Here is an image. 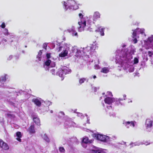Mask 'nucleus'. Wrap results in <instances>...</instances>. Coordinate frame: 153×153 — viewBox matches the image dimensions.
<instances>
[{
	"label": "nucleus",
	"mask_w": 153,
	"mask_h": 153,
	"mask_svg": "<svg viewBox=\"0 0 153 153\" xmlns=\"http://www.w3.org/2000/svg\"><path fill=\"white\" fill-rule=\"evenodd\" d=\"M60 151L61 152H64L65 151V149L62 147H60L59 148Z\"/></svg>",
	"instance_id": "37998d69"
},
{
	"label": "nucleus",
	"mask_w": 153,
	"mask_h": 153,
	"mask_svg": "<svg viewBox=\"0 0 153 153\" xmlns=\"http://www.w3.org/2000/svg\"><path fill=\"white\" fill-rule=\"evenodd\" d=\"M99 68H100V67L98 65H96L95 66V69H98Z\"/></svg>",
	"instance_id": "de8ad7c7"
},
{
	"label": "nucleus",
	"mask_w": 153,
	"mask_h": 153,
	"mask_svg": "<svg viewBox=\"0 0 153 153\" xmlns=\"http://www.w3.org/2000/svg\"><path fill=\"white\" fill-rule=\"evenodd\" d=\"M13 58V56L10 55L7 58V61H10Z\"/></svg>",
	"instance_id": "ea45409f"
},
{
	"label": "nucleus",
	"mask_w": 153,
	"mask_h": 153,
	"mask_svg": "<svg viewBox=\"0 0 153 153\" xmlns=\"http://www.w3.org/2000/svg\"><path fill=\"white\" fill-rule=\"evenodd\" d=\"M148 54L149 56H151L153 54V51H148Z\"/></svg>",
	"instance_id": "79ce46f5"
},
{
	"label": "nucleus",
	"mask_w": 153,
	"mask_h": 153,
	"mask_svg": "<svg viewBox=\"0 0 153 153\" xmlns=\"http://www.w3.org/2000/svg\"><path fill=\"white\" fill-rule=\"evenodd\" d=\"M7 115L9 117H14V115H12V114H7Z\"/></svg>",
	"instance_id": "09e8293b"
},
{
	"label": "nucleus",
	"mask_w": 153,
	"mask_h": 153,
	"mask_svg": "<svg viewBox=\"0 0 153 153\" xmlns=\"http://www.w3.org/2000/svg\"><path fill=\"white\" fill-rule=\"evenodd\" d=\"M114 98H112L109 97H107L104 99V101L105 103L110 105L114 101Z\"/></svg>",
	"instance_id": "6ab92c4d"
},
{
	"label": "nucleus",
	"mask_w": 153,
	"mask_h": 153,
	"mask_svg": "<svg viewBox=\"0 0 153 153\" xmlns=\"http://www.w3.org/2000/svg\"><path fill=\"white\" fill-rule=\"evenodd\" d=\"M71 70L68 68L66 67H64L59 69V73L62 72V74H59V77L62 78V80H63L64 77L65 75L67 74L71 73Z\"/></svg>",
	"instance_id": "6e6552de"
},
{
	"label": "nucleus",
	"mask_w": 153,
	"mask_h": 153,
	"mask_svg": "<svg viewBox=\"0 0 153 153\" xmlns=\"http://www.w3.org/2000/svg\"><path fill=\"white\" fill-rule=\"evenodd\" d=\"M2 87H3V88H6V87L5 86V85H3V86H2Z\"/></svg>",
	"instance_id": "5fc2aeb1"
},
{
	"label": "nucleus",
	"mask_w": 153,
	"mask_h": 153,
	"mask_svg": "<svg viewBox=\"0 0 153 153\" xmlns=\"http://www.w3.org/2000/svg\"><path fill=\"white\" fill-rule=\"evenodd\" d=\"M42 50H40L37 56V58L39 61H40L41 60V56L42 53Z\"/></svg>",
	"instance_id": "7c9ffc66"
},
{
	"label": "nucleus",
	"mask_w": 153,
	"mask_h": 153,
	"mask_svg": "<svg viewBox=\"0 0 153 153\" xmlns=\"http://www.w3.org/2000/svg\"><path fill=\"white\" fill-rule=\"evenodd\" d=\"M8 36V38H7V39H9L14 38L15 37V36L13 33H10L8 36Z\"/></svg>",
	"instance_id": "473e14b6"
},
{
	"label": "nucleus",
	"mask_w": 153,
	"mask_h": 153,
	"mask_svg": "<svg viewBox=\"0 0 153 153\" xmlns=\"http://www.w3.org/2000/svg\"><path fill=\"white\" fill-rule=\"evenodd\" d=\"M71 33L72 35L73 36H77V33L75 31H73L71 32Z\"/></svg>",
	"instance_id": "58836bf2"
},
{
	"label": "nucleus",
	"mask_w": 153,
	"mask_h": 153,
	"mask_svg": "<svg viewBox=\"0 0 153 153\" xmlns=\"http://www.w3.org/2000/svg\"><path fill=\"white\" fill-rule=\"evenodd\" d=\"M94 135L95 137L97 140L104 142L111 141L113 140H115L116 138L115 136H113L112 137L113 138L108 136L100 134H95Z\"/></svg>",
	"instance_id": "423d86ee"
},
{
	"label": "nucleus",
	"mask_w": 153,
	"mask_h": 153,
	"mask_svg": "<svg viewBox=\"0 0 153 153\" xmlns=\"http://www.w3.org/2000/svg\"><path fill=\"white\" fill-rule=\"evenodd\" d=\"M50 72L53 75H55V70L54 68H52L50 69Z\"/></svg>",
	"instance_id": "e433bc0d"
},
{
	"label": "nucleus",
	"mask_w": 153,
	"mask_h": 153,
	"mask_svg": "<svg viewBox=\"0 0 153 153\" xmlns=\"http://www.w3.org/2000/svg\"><path fill=\"white\" fill-rule=\"evenodd\" d=\"M10 33L8 32V30L7 28H4L2 31V34L0 36V38H1V41L2 42H7V39L4 38L3 35L5 36H8Z\"/></svg>",
	"instance_id": "9d476101"
},
{
	"label": "nucleus",
	"mask_w": 153,
	"mask_h": 153,
	"mask_svg": "<svg viewBox=\"0 0 153 153\" xmlns=\"http://www.w3.org/2000/svg\"><path fill=\"white\" fill-rule=\"evenodd\" d=\"M123 98H114V102H115L116 104L117 105H122V104L121 102V101H123V100H126V95L125 94H124L123 95Z\"/></svg>",
	"instance_id": "f3484780"
},
{
	"label": "nucleus",
	"mask_w": 153,
	"mask_h": 153,
	"mask_svg": "<svg viewBox=\"0 0 153 153\" xmlns=\"http://www.w3.org/2000/svg\"><path fill=\"white\" fill-rule=\"evenodd\" d=\"M95 89H96V87H94V89H95Z\"/></svg>",
	"instance_id": "bf43d9fd"
},
{
	"label": "nucleus",
	"mask_w": 153,
	"mask_h": 153,
	"mask_svg": "<svg viewBox=\"0 0 153 153\" xmlns=\"http://www.w3.org/2000/svg\"><path fill=\"white\" fill-rule=\"evenodd\" d=\"M28 131L30 133H34L35 132V131L34 125H31Z\"/></svg>",
	"instance_id": "c756f323"
},
{
	"label": "nucleus",
	"mask_w": 153,
	"mask_h": 153,
	"mask_svg": "<svg viewBox=\"0 0 153 153\" xmlns=\"http://www.w3.org/2000/svg\"><path fill=\"white\" fill-rule=\"evenodd\" d=\"M68 32L70 33L73 31H75V27L74 26H72L71 28L68 30Z\"/></svg>",
	"instance_id": "f704fd0d"
},
{
	"label": "nucleus",
	"mask_w": 153,
	"mask_h": 153,
	"mask_svg": "<svg viewBox=\"0 0 153 153\" xmlns=\"http://www.w3.org/2000/svg\"><path fill=\"white\" fill-rule=\"evenodd\" d=\"M34 122L38 125H40V121L39 118L36 117L33 118Z\"/></svg>",
	"instance_id": "c85d7f7f"
},
{
	"label": "nucleus",
	"mask_w": 153,
	"mask_h": 153,
	"mask_svg": "<svg viewBox=\"0 0 153 153\" xmlns=\"http://www.w3.org/2000/svg\"><path fill=\"white\" fill-rule=\"evenodd\" d=\"M96 76H95V75L94 76H93V78H94V79H95V78H96Z\"/></svg>",
	"instance_id": "864d4df0"
},
{
	"label": "nucleus",
	"mask_w": 153,
	"mask_h": 153,
	"mask_svg": "<svg viewBox=\"0 0 153 153\" xmlns=\"http://www.w3.org/2000/svg\"><path fill=\"white\" fill-rule=\"evenodd\" d=\"M32 101L38 106H40L41 105V100L39 99H33Z\"/></svg>",
	"instance_id": "b1692460"
},
{
	"label": "nucleus",
	"mask_w": 153,
	"mask_h": 153,
	"mask_svg": "<svg viewBox=\"0 0 153 153\" xmlns=\"http://www.w3.org/2000/svg\"><path fill=\"white\" fill-rule=\"evenodd\" d=\"M43 48L45 49H46V48L47 47V45L46 43L44 44L43 45Z\"/></svg>",
	"instance_id": "49530a36"
},
{
	"label": "nucleus",
	"mask_w": 153,
	"mask_h": 153,
	"mask_svg": "<svg viewBox=\"0 0 153 153\" xmlns=\"http://www.w3.org/2000/svg\"><path fill=\"white\" fill-rule=\"evenodd\" d=\"M50 112L51 113H53V111L52 110H51L50 111Z\"/></svg>",
	"instance_id": "6e6d98bb"
},
{
	"label": "nucleus",
	"mask_w": 153,
	"mask_h": 153,
	"mask_svg": "<svg viewBox=\"0 0 153 153\" xmlns=\"http://www.w3.org/2000/svg\"><path fill=\"white\" fill-rule=\"evenodd\" d=\"M71 47V45L69 43H65L57 48L56 50L58 52L62 51L61 53L59 54V56L63 57L67 56L68 52ZM71 51V52L68 54V56H72L74 53H75L74 55L77 58L83 56L85 55V53H83V51H82L78 50L76 46L73 47Z\"/></svg>",
	"instance_id": "f03ea898"
},
{
	"label": "nucleus",
	"mask_w": 153,
	"mask_h": 153,
	"mask_svg": "<svg viewBox=\"0 0 153 153\" xmlns=\"http://www.w3.org/2000/svg\"><path fill=\"white\" fill-rule=\"evenodd\" d=\"M83 53H86L85 55L89 56V54H92L93 53L91 51V48L90 46H87V47L83 48Z\"/></svg>",
	"instance_id": "4468645a"
},
{
	"label": "nucleus",
	"mask_w": 153,
	"mask_h": 153,
	"mask_svg": "<svg viewBox=\"0 0 153 153\" xmlns=\"http://www.w3.org/2000/svg\"><path fill=\"white\" fill-rule=\"evenodd\" d=\"M139 56H137L134 58V59L133 60V65L136 64L138 63L139 62Z\"/></svg>",
	"instance_id": "2f4dec72"
},
{
	"label": "nucleus",
	"mask_w": 153,
	"mask_h": 153,
	"mask_svg": "<svg viewBox=\"0 0 153 153\" xmlns=\"http://www.w3.org/2000/svg\"><path fill=\"white\" fill-rule=\"evenodd\" d=\"M121 46L122 49L117 50L116 52V62L120 64L124 70L128 68L129 72H133L134 69V66L129 64L133 58L132 55L136 52V48L132 45L126 48L125 47L126 45L125 44H122Z\"/></svg>",
	"instance_id": "f257e3e1"
},
{
	"label": "nucleus",
	"mask_w": 153,
	"mask_h": 153,
	"mask_svg": "<svg viewBox=\"0 0 153 153\" xmlns=\"http://www.w3.org/2000/svg\"><path fill=\"white\" fill-rule=\"evenodd\" d=\"M103 64H104V66H105L107 65V63L105 62H104L103 63Z\"/></svg>",
	"instance_id": "603ef678"
},
{
	"label": "nucleus",
	"mask_w": 153,
	"mask_h": 153,
	"mask_svg": "<svg viewBox=\"0 0 153 153\" xmlns=\"http://www.w3.org/2000/svg\"><path fill=\"white\" fill-rule=\"evenodd\" d=\"M105 94V93H102V94Z\"/></svg>",
	"instance_id": "052dcab7"
},
{
	"label": "nucleus",
	"mask_w": 153,
	"mask_h": 153,
	"mask_svg": "<svg viewBox=\"0 0 153 153\" xmlns=\"http://www.w3.org/2000/svg\"><path fill=\"white\" fill-rule=\"evenodd\" d=\"M65 125L67 127L75 126V123L70 118H68L65 122Z\"/></svg>",
	"instance_id": "ddd939ff"
},
{
	"label": "nucleus",
	"mask_w": 153,
	"mask_h": 153,
	"mask_svg": "<svg viewBox=\"0 0 153 153\" xmlns=\"http://www.w3.org/2000/svg\"><path fill=\"white\" fill-rule=\"evenodd\" d=\"M41 137L44 140L47 142H49L50 141L47 135L43 133L41 135Z\"/></svg>",
	"instance_id": "a878e982"
},
{
	"label": "nucleus",
	"mask_w": 153,
	"mask_h": 153,
	"mask_svg": "<svg viewBox=\"0 0 153 153\" xmlns=\"http://www.w3.org/2000/svg\"><path fill=\"white\" fill-rule=\"evenodd\" d=\"M13 42V41L12 40L11 41V42Z\"/></svg>",
	"instance_id": "13d9d810"
},
{
	"label": "nucleus",
	"mask_w": 153,
	"mask_h": 153,
	"mask_svg": "<svg viewBox=\"0 0 153 153\" xmlns=\"http://www.w3.org/2000/svg\"><path fill=\"white\" fill-rule=\"evenodd\" d=\"M110 69V68L103 67L102 68V69L101 71V72L104 73L106 74L109 72Z\"/></svg>",
	"instance_id": "bb28decb"
},
{
	"label": "nucleus",
	"mask_w": 153,
	"mask_h": 153,
	"mask_svg": "<svg viewBox=\"0 0 153 153\" xmlns=\"http://www.w3.org/2000/svg\"><path fill=\"white\" fill-rule=\"evenodd\" d=\"M145 30V29L143 28H137L134 30H132L133 31L132 37L133 42L134 43H136L137 42V39L139 38V35L140 34H144L145 36H146L144 33Z\"/></svg>",
	"instance_id": "39448f33"
},
{
	"label": "nucleus",
	"mask_w": 153,
	"mask_h": 153,
	"mask_svg": "<svg viewBox=\"0 0 153 153\" xmlns=\"http://www.w3.org/2000/svg\"><path fill=\"white\" fill-rule=\"evenodd\" d=\"M123 124L127 128H129L130 127H134L135 126L136 123L134 121L130 122L124 121H123Z\"/></svg>",
	"instance_id": "f8f14e48"
},
{
	"label": "nucleus",
	"mask_w": 153,
	"mask_h": 153,
	"mask_svg": "<svg viewBox=\"0 0 153 153\" xmlns=\"http://www.w3.org/2000/svg\"><path fill=\"white\" fill-rule=\"evenodd\" d=\"M100 14L98 11L94 12L93 16V19L94 21H96L97 19L100 18Z\"/></svg>",
	"instance_id": "aec40b11"
},
{
	"label": "nucleus",
	"mask_w": 153,
	"mask_h": 153,
	"mask_svg": "<svg viewBox=\"0 0 153 153\" xmlns=\"http://www.w3.org/2000/svg\"><path fill=\"white\" fill-rule=\"evenodd\" d=\"M1 27L2 28H4L5 27V24L4 23V22L2 23V24L1 25Z\"/></svg>",
	"instance_id": "a18cd8bd"
},
{
	"label": "nucleus",
	"mask_w": 153,
	"mask_h": 153,
	"mask_svg": "<svg viewBox=\"0 0 153 153\" xmlns=\"http://www.w3.org/2000/svg\"><path fill=\"white\" fill-rule=\"evenodd\" d=\"M93 141V140H89L88 137H84L82 140V145L85 148L86 147V146H84V144H87L88 143H91Z\"/></svg>",
	"instance_id": "a211bd4d"
},
{
	"label": "nucleus",
	"mask_w": 153,
	"mask_h": 153,
	"mask_svg": "<svg viewBox=\"0 0 153 153\" xmlns=\"http://www.w3.org/2000/svg\"><path fill=\"white\" fill-rule=\"evenodd\" d=\"M86 80H87V81L88 80V79H87L85 78H81L79 79V83L81 85L82 83H84V82Z\"/></svg>",
	"instance_id": "72a5a7b5"
},
{
	"label": "nucleus",
	"mask_w": 153,
	"mask_h": 153,
	"mask_svg": "<svg viewBox=\"0 0 153 153\" xmlns=\"http://www.w3.org/2000/svg\"><path fill=\"white\" fill-rule=\"evenodd\" d=\"M103 106H104V104H103Z\"/></svg>",
	"instance_id": "680f3d73"
},
{
	"label": "nucleus",
	"mask_w": 153,
	"mask_h": 153,
	"mask_svg": "<svg viewBox=\"0 0 153 153\" xmlns=\"http://www.w3.org/2000/svg\"><path fill=\"white\" fill-rule=\"evenodd\" d=\"M144 45L146 48H149L153 46V35L149 36L146 39L144 40Z\"/></svg>",
	"instance_id": "0eeeda50"
},
{
	"label": "nucleus",
	"mask_w": 153,
	"mask_h": 153,
	"mask_svg": "<svg viewBox=\"0 0 153 153\" xmlns=\"http://www.w3.org/2000/svg\"><path fill=\"white\" fill-rule=\"evenodd\" d=\"M107 108H108L109 109H111L112 107L111 106H107Z\"/></svg>",
	"instance_id": "3c124183"
},
{
	"label": "nucleus",
	"mask_w": 153,
	"mask_h": 153,
	"mask_svg": "<svg viewBox=\"0 0 153 153\" xmlns=\"http://www.w3.org/2000/svg\"><path fill=\"white\" fill-rule=\"evenodd\" d=\"M62 3L64 9L67 10L68 9L70 10H75L78 8V6L76 1L74 0H67L66 1H63Z\"/></svg>",
	"instance_id": "20e7f679"
},
{
	"label": "nucleus",
	"mask_w": 153,
	"mask_h": 153,
	"mask_svg": "<svg viewBox=\"0 0 153 153\" xmlns=\"http://www.w3.org/2000/svg\"><path fill=\"white\" fill-rule=\"evenodd\" d=\"M107 150L100 148H96L92 150V153H106Z\"/></svg>",
	"instance_id": "2eb2a0df"
},
{
	"label": "nucleus",
	"mask_w": 153,
	"mask_h": 153,
	"mask_svg": "<svg viewBox=\"0 0 153 153\" xmlns=\"http://www.w3.org/2000/svg\"><path fill=\"white\" fill-rule=\"evenodd\" d=\"M0 147L4 150H7L9 149V146L8 145L1 139H0Z\"/></svg>",
	"instance_id": "dca6fc26"
},
{
	"label": "nucleus",
	"mask_w": 153,
	"mask_h": 153,
	"mask_svg": "<svg viewBox=\"0 0 153 153\" xmlns=\"http://www.w3.org/2000/svg\"><path fill=\"white\" fill-rule=\"evenodd\" d=\"M105 28L103 27H97V29L96 30V31H99L101 36H103L104 35V32Z\"/></svg>",
	"instance_id": "5701e85b"
},
{
	"label": "nucleus",
	"mask_w": 153,
	"mask_h": 153,
	"mask_svg": "<svg viewBox=\"0 0 153 153\" xmlns=\"http://www.w3.org/2000/svg\"><path fill=\"white\" fill-rule=\"evenodd\" d=\"M150 143L148 142L147 141H143V142H137L135 143L131 142L129 146L131 148L134 146H139L140 145L145 144L146 145L150 144Z\"/></svg>",
	"instance_id": "9b49d317"
},
{
	"label": "nucleus",
	"mask_w": 153,
	"mask_h": 153,
	"mask_svg": "<svg viewBox=\"0 0 153 153\" xmlns=\"http://www.w3.org/2000/svg\"><path fill=\"white\" fill-rule=\"evenodd\" d=\"M89 46L91 48V51L93 53V52L96 49H97L98 48L97 45L96 44L90 45Z\"/></svg>",
	"instance_id": "393cba45"
},
{
	"label": "nucleus",
	"mask_w": 153,
	"mask_h": 153,
	"mask_svg": "<svg viewBox=\"0 0 153 153\" xmlns=\"http://www.w3.org/2000/svg\"><path fill=\"white\" fill-rule=\"evenodd\" d=\"M65 115V114L64 113V112L63 111H60L59 113V114H58V116L60 117H62L63 116H64Z\"/></svg>",
	"instance_id": "c9c22d12"
},
{
	"label": "nucleus",
	"mask_w": 153,
	"mask_h": 153,
	"mask_svg": "<svg viewBox=\"0 0 153 153\" xmlns=\"http://www.w3.org/2000/svg\"><path fill=\"white\" fill-rule=\"evenodd\" d=\"M59 70L56 73V75L59 76V74H62V72H61L60 73H59Z\"/></svg>",
	"instance_id": "8fccbe9b"
},
{
	"label": "nucleus",
	"mask_w": 153,
	"mask_h": 153,
	"mask_svg": "<svg viewBox=\"0 0 153 153\" xmlns=\"http://www.w3.org/2000/svg\"><path fill=\"white\" fill-rule=\"evenodd\" d=\"M77 115L78 117H80L81 119L83 118L84 117V116L82 115V114L81 113H77Z\"/></svg>",
	"instance_id": "4c0bfd02"
},
{
	"label": "nucleus",
	"mask_w": 153,
	"mask_h": 153,
	"mask_svg": "<svg viewBox=\"0 0 153 153\" xmlns=\"http://www.w3.org/2000/svg\"><path fill=\"white\" fill-rule=\"evenodd\" d=\"M146 126L147 128H151L152 125V121L151 120L147 119L146 122Z\"/></svg>",
	"instance_id": "412c9836"
},
{
	"label": "nucleus",
	"mask_w": 153,
	"mask_h": 153,
	"mask_svg": "<svg viewBox=\"0 0 153 153\" xmlns=\"http://www.w3.org/2000/svg\"><path fill=\"white\" fill-rule=\"evenodd\" d=\"M8 75L7 74H5L2 76L0 77V82L1 83H4L8 78Z\"/></svg>",
	"instance_id": "4be33fe9"
},
{
	"label": "nucleus",
	"mask_w": 153,
	"mask_h": 153,
	"mask_svg": "<svg viewBox=\"0 0 153 153\" xmlns=\"http://www.w3.org/2000/svg\"><path fill=\"white\" fill-rule=\"evenodd\" d=\"M95 91H96V90H95Z\"/></svg>",
	"instance_id": "e2e57ef3"
},
{
	"label": "nucleus",
	"mask_w": 153,
	"mask_h": 153,
	"mask_svg": "<svg viewBox=\"0 0 153 153\" xmlns=\"http://www.w3.org/2000/svg\"><path fill=\"white\" fill-rule=\"evenodd\" d=\"M55 65L54 62H52L51 63V61L50 60H48L45 62L44 65V68L46 70H48L50 69V67H53Z\"/></svg>",
	"instance_id": "1a4fd4ad"
},
{
	"label": "nucleus",
	"mask_w": 153,
	"mask_h": 153,
	"mask_svg": "<svg viewBox=\"0 0 153 153\" xmlns=\"http://www.w3.org/2000/svg\"><path fill=\"white\" fill-rule=\"evenodd\" d=\"M21 133L20 132H17L16 133V137H17L16 139L19 142H21V140L20 138L22 137Z\"/></svg>",
	"instance_id": "cd10ccee"
},
{
	"label": "nucleus",
	"mask_w": 153,
	"mask_h": 153,
	"mask_svg": "<svg viewBox=\"0 0 153 153\" xmlns=\"http://www.w3.org/2000/svg\"><path fill=\"white\" fill-rule=\"evenodd\" d=\"M87 123H89V120H88V119H87Z\"/></svg>",
	"instance_id": "4d7b16f0"
},
{
	"label": "nucleus",
	"mask_w": 153,
	"mask_h": 153,
	"mask_svg": "<svg viewBox=\"0 0 153 153\" xmlns=\"http://www.w3.org/2000/svg\"><path fill=\"white\" fill-rule=\"evenodd\" d=\"M79 16L80 19L78 22L79 26L78 28L79 31L82 32L84 30L92 31V29L91 27V24L86 23L85 18H83V15L81 13H79Z\"/></svg>",
	"instance_id": "7ed1b4c3"
},
{
	"label": "nucleus",
	"mask_w": 153,
	"mask_h": 153,
	"mask_svg": "<svg viewBox=\"0 0 153 153\" xmlns=\"http://www.w3.org/2000/svg\"><path fill=\"white\" fill-rule=\"evenodd\" d=\"M106 95L107 97V96H108V97L110 96V97H112V95L111 93L109 91L107 92Z\"/></svg>",
	"instance_id": "a19ab883"
},
{
	"label": "nucleus",
	"mask_w": 153,
	"mask_h": 153,
	"mask_svg": "<svg viewBox=\"0 0 153 153\" xmlns=\"http://www.w3.org/2000/svg\"><path fill=\"white\" fill-rule=\"evenodd\" d=\"M51 53H47L46 54V57H47V59H49V58H50L51 57Z\"/></svg>",
	"instance_id": "c03bdc74"
}]
</instances>
